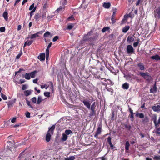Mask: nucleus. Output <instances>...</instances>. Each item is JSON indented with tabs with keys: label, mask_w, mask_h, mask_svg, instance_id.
Instances as JSON below:
<instances>
[{
	"label": "nucleus",
	"mask_w": 160,
	"mask_h": 160,
	"mask_svg": "<svg viewBox=\"0 0 160 160\" xmlns=\"http://www.w3.org/2000/svg\"><path fill=\"white\" fill-rule=\"evenodd\" d=\"M139 74L148 82H150L152 80V78L148 74V72L144 73L141 72H140Z\"/></svg>",
	"instance_id": "f257e3e1"
},
{
	"label": "nucleus",
	"mask_w": 160,
	"mask_h": 160,
	"mask_svg": "<svg viewBox=\"0 0 160 160\" xmlns=\"http://www.w3.org/2000/svg\"><path fill=\"white\" fill-rule=\"evenodd\" d=\"M9 145L7 146V150H10L11 152H14L15 150V147L14 145L11 142H8Z\"/></svg>",
	"instance_id": "f03ea898"
},
{
	"label": "nucleus",
	"mask_w": 160,
	"mask_h": 160,
	"mask_svg": "<svg viewBox=\"0 0 160 160\" xmlns=\"http://www.w3.org/2000/svg\"><path fill=\"white\" fill-rule=\"evenodd\" d=\"M127 52L128 54H132L134 53V50L131 45H128L127 46Z\"/></svg>",
	"instance_id": "7ed1b4c3"
},
{
	"label": "nucleus",
	"mask_w": 160,
	"mask_h": 160,
	"mask_svg": "<svg viewBox=\"0 0 160 160\" xmlns=\"http://www.w3.org/2000/svg\"><path fill=\"white\" fill-rule=\"evenodd\" d=\"M92 33V31H91L90 32H89L87 35H85L83 38V40L84 41L91 40V39L89 38L88 37L90 36Z\"/></svg>",
	"instance_id": "20e7f679"
},
{
	"label": "nucleus",
	"mask_w": 160,
	"mask_h": 160,
	"mask_svg": "<svg viewBox=\"0 0 160 160\" xmlns=\"http://www.w3.org/2000/svg\"><path fill=\"white\" fill-rule=\"evenodd\" d=\"M102 130V125H99L98 127L97 130V131L94 135V137L97 138L98 134H100Z\"/></svg>",
	"instance_id": "39448f33"
},
{
	"label": "nucleus",
	"mask_w": 160,
	"mask_h": 160,
	"mask_svg": "<svg viewBox=\"0 0 160 160\" xmlns=\"http://www.w3.org/2000/svg\"><path fill=\"white\" fill-rule=\"evenodd\" d=\"M152 109L154 112H160V106L159 105H154L152 107Z\"/></svg>",
	"instance_id": "423d86ee"
},
{
	"label": "nucleus",
	"mask_w": 160,
	"mask_h": 160,
	"mask_svg": "<svg viewBox=\"0 0 160 160\" xmlns=\"http://www.w3.org/2000/svg\"><path fill=\"white\" fill-rule=\"evenodd\" d=\"M84 103V105L88 109L90 108V103L88 101L84 100L82 101Z\"/></svg>",
	"instance_id": "0eeeda50"
},
{
	"label": "nucleus",
	"mask_w": 160,
	"mask_h": 160,
	"mask_svg": "<svg viewBox=\"0 0 160 160\" xmlns=\"http://www.w3.org/2000/svg\"><path fill=\"white\" fill-rule=\"evenodd\" d=\"M155 16L157 18H160V6L156 10V12L155 14Z\"/></svg>",
	"instance_id": "6e6552de"
},
{
	"label": "nucleus",
	"mask_w": 160,
	"mask_h": 160,
	"mask_svg": "<svg viewBox=\"0 0 160 160\" xmlns=\"http://www.w3.org/2000/svg\"><path fill=\"white\" fill-rule=\"evenodd\" d=\"M45 53H41L40 55L38 57V58L40 61L45 60Z\"/></svg>",
	"instance_id": "1a4fd4ad"
},
{
	"label": "nucleus",
	"mask_w": 160,
	"mask_h": 160,
	"mask_svg": "<svg viewBox=\"0 0 160 160\" xmlns=\"http://www.w3.org/2000/svg\"><path fill=\"white\" fill-rule=\"evenodd\" d=\"M157 90V88L156 83L154 85L153 87L150 90V92L152 93H154L156 92Z\"/></svg>",
	"instance_id": "9d476101"
},
{
	"label": "nucleus",
	"mask_w": 160,
	"mask_h": 160,
	"mask_svg": "<svg viewBox=\"0 0 160 160\" xmlns=\"http://www.w3.org/2000/svg\"><path fill=\"white\" fill-rule=\"evenodd\" d=\"M51 135L52 134L51 133L47 132V133L46 136V140L47 142H48L50 141Z\"/></svg>",
	"instance_id": "9b49d317"
},
{
	"label": "nucleus",
	"mask_w": 160,
	"mask_h": 160,
	"mask_svg": "<svg viewBox=\"0 0 160 160\" xmlns=\"http://www.w3.org/2000/svg\"><path fill=\"white\" fill-rule=\"evenodd\" d=\"M151 58L153 60H155L156 61L160 60V57L158 55H156L151 57Z\"/></svg>",
	"instance_id": "f8f14e48"
},
{
	"label": "nucleus",
	"mask_w": 160,
	"mask_h": 160,
	"mask_svg": "<svg viewBox=\"0 0 160 160\" xmlns=\"http://www.w3.org/2000/svg\"><path fill=\"white\" fill-rule=\"evenodd\" d=\"M55 125H53L51 128H49V129L48 132H49V133H50L52 134L53 132V130L55 129Z\"/></svg>",
	"instance_id": "ddd939ff"
},
{
	"label": "nucleus",
	"mask_w": 160,
	"mask_h": 160,
	"mask_svg": "<svg viewBox=\"0 0 160 160\" xmlns=\"http://www.w3.org/2000/svg\"><path fill=\"white\" fill-rule=\"evenodd\" d=\"M138 66L140 70H143L145 69L143 64L142 63H139L138 64Z\"/></svg>",
	"instance_id": "4468645a"
},
{
	"label": "nucleus",
	"mask_w": 160,
	"mask_h": 160,
	"mask_svg": "<svg viewBox=\"0 0 160 160\" xmlns=\"http://www.w3.org/2000/svg\"><path fill=\"white\" fill-rule=\"evenodd\" d=\"M111 137H108L107 139V142L110 145V147L111 148H113V145L111 142Z\"/></svg>",
	"instance_id": "2eb2a0df"
},
{
	"label": "nucleus",
	"mask_w": 160,
	"mask_h": 160,
	"mask_svg": "<svg viewBox=\"0 0 160 160\" xmlns=\"http://www.w3.org/2000/svg\"><path fill=\"white\" fill-rule=\"evenodd\" d=\"M68 138V136L65 133L62 134V138H61V140L63 141H66Z\"/></svg>",
	"instance_id": "dca6fc26"
},
{
	"label": "nucleus",
	"mask_w": 160,
	"mask_h": 160,
	"mask_svg": "<svg viewBox=\"0 0 160 160\" xmlns=\"http://www.w3.org/2000/svg\"><path fill=\"white\" fill-rule=\"evenodd\" d=\"M37 72L38 71H37L35 70L29 73L30 74V77L32 78H33L35 77V74L37 73Z\"/></svg>",
	"instance_id": "f3484780"
},
{
	"label": "nucleus",
	"mask_w": 160,
	"mask_h": 160,
	"mask_svg": "<svg viewBox=\"0 0 160 160\" xmlns=\"http://www.w3.org/2000/svg\"><path fill=\"white\" fill-rule=\"evenodd\" d=\"M47 11H43L42 13V15H41V19L42 20V21L43 20L46 18V12Z\"/></svg>",
	"instance_id": "a211bd4d"
},
{
	"label": "nucleus",
	"mask_w": 160,
	"mask_h": 160,
	"mask_svg": "<svg viewBox=\"0 0 160 160\" xmlns=\"http://www.w3.org/2000/svg\"><path fill=\"white\" fill-rule=\"evenodd\" d=\"M96 106V103L95 102H94L90 107V108L91 111L94 110L95 109V107Z\"/></svg>",
	"instance_id": "6ab92c4d"
},
{
	"label": "nucleus",
	"mask_w": 160,
	"mask_h": 160,
	"mask_svg": "<svg viewBox=\"0 0 160 160\" xmlns=\"http://www.w3.org/2000/svg\"><path fill=\"white\" fill-rule=\"evenodd\" d=\"M129 28L130 27L129 26H126L123 28L122 32L125 33H126Z\"/></svg>",
	"instance_id": "aec40b11"
},
{
	"label": "nucleus",
	"mask_w": 160,
	"mask_h": 160,
	"mask_svg": "<svg viewBox=\"0 0 160 160\" xmlns=\"http://www.w3.org/2000/svg\"><path fill=\"white\" fill-rule=\"evenodd\" d=\"M32 91V90H27L25 91L24 93L26 96H28L31 94Z\"/></svg>",
	"instance_id": "412c9836"
},
{
	"label": "nucleus",
	"mask_w": 160,
	"mask_h": 160,
	"mask_svg": "<svg viewBox=\"0 0 160 160\" xmlns=\"http://www.w3.org/2000/svg\"><path fill=\"white\" fill-rule=\"evenodd\" d=\"M34 18L36 21H38L39 18L41 19V16L38 13H37L34 16Z\"/></svg>",
	"instance_id": "4be33fe9"
},
{
	"label": "nucleus",
	"mask_w": 160,
	"mask_h": 160,
	"mask_svg": "<svg viewBox=\"0 0 160 160\" xmlns=\"http://www.w3.org/2000/svg\"><path fill=\"white\" fill-rule=\"evenodd\" d=\"M129 87V84L127 83H125L122 85V88L124 89H128Z\"/></svg>",
	"instance_id": "5701e85b"
},
{
	"label": "nucleus",
	"mask_w": 160,
	"mask_h": 160,
	"mask_svg": "<svg viewBox=\"0 0 160 160\" xmlns=\"http://www.w3.org/2000/svg\"><path fill=\"white\" fill-rule=\"evenodd\" d=\"M43 101L42 98V97L41 96H39L38 98V100L37 102V103L38 104H39L40 103Z\"/></svg>",
	"instance_id": "b1692460"
},
{
	"label": "nucleus",
	"mask_w": 160,
	"mask_h": 160,
	"mask_svg": "<svg viewBox=\"0 0 160 160\" xmlns=\"http://www.w3.org/2000/svg\"><path fill=\"white\" fill-rule=\"evenodd\" d=\"M39 37V35H38L37 33L32 34L30 37H29V36L27 38H30L31 39H32L34 38H36V37Z\"/></svg>",
	"instance_id": "393cba45"
},
{
	"label": "nucleus",
	"mask_w": 160,
	"mask_h": 160,
	"mask_svg": "<svg viewBox=\"0 0 160 160\" xmlns=\"http://www.w3.org/2000/svg\"><path fill=\"white\" fill-rule=\"evenodd\" d=\"M134 40V38L131 36H129L127 38V41L129 42H131L133 41Z\"/></svg>",
	"instance_id": "a878e982"
},
{
	"label": "nucleus",
	"mask_w": 160,
	"mask_h": 160,
	"mask_svg": "<svg viewBox=\"0 0 160 160\" xmlns=\"http://www.w3.org/2000/svg\"><path fill=\"white\" fill-rule=\"evenodd\" d=\"M111 6V4L110 3L108 2V3H104L103 4V6L106 8H109Z\"/></svg>",
	"instance_id": "bb28decb"
},
{
	"label": "nucleus",
	"mask_w": 160,
	"mask_h": 160,
	"mask_svg": "<svg viewBox=\"0 0 160 160\" xmlns=\"http://www.w3.org/2000/svg\"><path fill=\"white\" fill-rule=\"evenodd\" d=\"M26 103H27V104L28 105L29 107H30L31 108L33 109V107L32 106V104H31V102H30V101H29V100H28L27 98H26Z\"/></svg>",
	"instance_id": "cd10ccee"
},
{
	"label": "nucleus",
	"mask_w": 160,
	"mask_h": 160,
	"mask_svg": "<svg viewBox=\"0 0 160 160\" xmlns=\"http://www.w3.org/2000/svg\"><path fill=\"white\" fill-rule=\"evenodd\" d=\"M65 133L67 135L71 134H72L73 132L70 129H67L65 131Z\"/></svg>",
	"instance_id": "c85d7f7f"
},
{
	"label": "nucleus",
	"mask_w": 160,
	"mask_h": 160,
	"mask_svg": "<svg viewBox=\"0 0 160 160\" xmlns=\"http://www.w3.org/2000/svg\"><path fill=\"white\" fill-rule=\"evenodd\" d=\"M131 13H129V14L127 15H125L124 16V18L123 19L122 21L124 20H127L128 19V18H131Z\"/></svg>",
	"instance_id": "c756f323"
},
{
	"label": "nucleus",
	"mask_w": 160,
	"mask_h": 160,
	"mask_svg": "<svg viewBox=\"0 0 160 160\" xmlns=\"http://www.w3.org/2000/svg\"><path fill=\"white\" fill-rule=\"evenodd\" d=\"M136 117L138 116L140 118H144V115L142 113H138L136 114Z\"/></svg>",
	"instance_id": "7c9ffc66"
},
{
	"label": "nucleus",
	"mask_w": 160,
	"mask_h": 160,
	"mask_svg": "<svg viewBox=\"0 0 160 160\" xmlns=\"http://www.w3.org/2000/svg\"><path fill=\"white\" fill-rule=\"evenodd\" d=\"M149 121L148 118V117L146 116L144 118V119L142 120V122L144 124L146 123L147 122Z\"/></svg>",
	"instance_id": "2f4dec72"
},
{
	"label": "nucleus",
	"mask_w": 160,
	"mask_h": 160,
	"mask_svg": "<svg viewBox=\"0 0 160 160\" xmlns=\"http://www.w3.org/2000/svg\"><path fill=\"white\" fill-rule=\"evenodd\" d=\"M75 157L74 156L69 157V158H65L64 160H74L75 159Z\"/></svg>",
	"instance_id": "473e14b6"
},
{
	"label": "nucleus",
	"mask_w": 160,
	"mask_h": 160,
	"mask_svg": "<svg viewBox=\"0 0 160 160\" xmlns=\"http://www.w3.org/2000/svg\"><path fill=\"white\" fill-rule=\"evenodd\" d=\"M130 145L128 141H127L125 143V148L126 150H128L129 149V147Z\"/></svg>",
	"instance_id": "72a5a7b5"
},
{
	"label": "nucleus",
	"mask_w": 160,
	"mask_h": 160,
	"mask_svg": "<svg viewBox=\"0 0 160 160\" xmlns=\"http://www.w3.org/2000/svg\"><path fill=\"white\" fill-rule=\"evenodd\" d=\"M115 14H112V18L111 19L112 21V24L116 22V20L114 18L115 17Z\"/></svg>",
	"instance_id": "f704fd0d"
},
{
	"label": "nucleus",
	"mask_w": 160,
	"mask_h": 160,
	"mask_svg": "<svg viewBox=\"0 0 160 160\" xmlns=\"http://www.w3.org/2000/svg\"><path fill=\"white\" fill-rule=\"evenodd\" d=\"M8 13L7 12H4L3 14V16L6 20L8 19Z\"/></svg>",
	"instance_id": "c9c22d12"
},
{
	"label": "nucleus",
	"mask_w": 160,
	"mask_h": 160,
	"mask_svg": "<svg viewBox=\"0 0 160 160\" xmlns=\"http://www.w3.org/2000/svg\"><path fill=\"white\" fill-rule=\"evenodd\" d=\"M24 76L25 79H26L29 80L30 79V75L29 73H26Z\"/></svg>",
	"instance_id": "e433bc0d"
},
{
	"label": "nucleus",
	"mask_w": 160,
	"mask_h": 160,
	"mask_svg": "<svg viewBox=\"0 0 160 160\" xmlns=\"http://www.w3.org/2000/svg\"><path fill=\"white\" fill-rule=\"evenodd\" d=\"M74 26V24H73L71 23L69 25L67 29L68 30H71L72 29V28H73Z\"/></svg>",
	"instance_id": "4c0bfd02"
},
{
	"label": "nucleus",
	"mask_w": 160,
	"mask_h": 160,
	"mask_svg": "<svg viewBox=\"0 0 160 160\" xmlns=\"http://www.w3.org/2000/svg\"><path fill=\"white\" fill-rule=\"evenodd\" d=\"M64 6H62L58 8L57 9L56 11L55 12L58 13V12L60 11H61L62 9H64Z\"/></svg>",
	"instance_id": "58836bf2"
},
{
	"label": "nucleus",
	"mask_w": 160,
	"mask_h": 160,
	"mask_svg": "<svg viewBox=\"0 0 160 160\" xmlns=\"http://www.w3.org/2000/svg\"><path fill=\"white\" fill-rule=\"evenodd\" d=\"M50 35V33L48 31H47L44 34L43 37L45 38L48 37Z\"/></svg>",
	"instance_id": "ea45409f"
},
{
	"label": "nucleus",
	"mask_w": 160,
	"mask_h": 160,
	"mask_svg": "<svg viewBox=\"0 0 160 160\" xmlns=\"http://www.w3.org/2000/svg\"><path fill=\"white\" fill-rule=\"evenodd\" d=\"M36 8H37L36 7V6L35 7L34 9L31 11V12H30V15L31 17L33 15V13L35 11V10L36 9Z\"/></svg>",
	"instance_id": "a19ab883"
},
{
	"label": "nucleus",
	"mask_w": 160,
	"mask_h": 160,
	"mask_svg": "<svg viewBox=\"0 0 160 160\" xmlns=\"http://www.w3.org/2000/svg\"><path fill=\"white\" fill-rule=\"evenodd\" d=\"M137 42H134L133 44V46L134 47H137L140 41L138 39V40H137Z\"/></svg>",
	"instance_id": "79ce46f5"
},
{
	"label": "nucleus",
	"mask_w": 160,
	"mask_h": 160,
	"mask_svg": "<svg viewBox=\"0 0 160 160\" xmlns=\"http://www.w3.org/2000/svg\"><path fill=\"white\" fill-rule=\"evenodd\" d=\"M50 93L49 92H44V95L47 97H50Z\"/></svg>",
	"instance_id": "37998d69"
},
{
	"label": "nucleus",
	"mask_w": 160,
	"mask_h": 160,
	"mask_svg": "<svg viewBox=\"0 0 160 160\" xmlns=\"http://www.w3.org/2000/svg\"><path fill=\"white\" fill-rule=\"evenodd\" d=\"M109 29V28L108 27H105L102 30V32H104L106 31H108Z\"/></svg>",
	"instance_id": "c03bdc74"
},
{
	"label": "nucleus",
	"mask_w": 160,
	"mask_h": 160,
	"mask_svg": "<svg viewBox=\"0 0 160 160\" xmlns=\"http://www.w3.org/2000/svg\"><path fill=\"white\" fill-rule=\"evenodd\" d=\"M95 111L94 110L91 111V112H90L89 115V117H91L92 116H93V115L95 114Z\"/></svg>",
	"instance_id": "a18cd8bd"
},
{
	"label": "nucleus",
	"mask_w": 160,
	"mask_h": 160,
	"mask_svg": "<svg viewBox=\"0 0 160 160\" xmlns=\"http://www.w3.org/2000/svg\"><path fill=\"white\" fill-rule=\"evenodd\" d=\"M153 159L154 160H160V156H154Z\"/></svg>",
	"instance_id": "49530a36"
},
{
	"label": "nucleus",
	"mask_w": 160,
	"mask_h": 160,
	"mask_svg": "<svg viewBox=\"0 0 160 160\" xmlns=\"http://www.w3.org/2000/svg\"><path fill=\"white\" fill-rule=\"evenodd\" d=\"M31 101L33 103H35L37 102V98L36 97H34L31 99Z\"/></svg>",
	"instance_id": "de8ad7c7"
},
{
	"label": "nucleus",
	"mask_w": 160,
	"mask_h": 160,
	"mask_svg": "<svg viewBox=\"0 0 160 160\" xmlns=\"http://www.w3.org/2000/svg\"><path fill=\"white\" fill-rule=\"evenodd\" d=\"M52 44V43L50 42V43L48 46H47L46 49V51L47 52H49V48L51 47Z\"/></svg>",
	"instance_id": "09e8293b"
},
{
	"label": "nucleus",
	"mask_w": 160,
	"mask_h": 160,
	"mask_svg": "<svg viewBox=\"0 0 160 160\" xmlns=\"http://www.w3.org/2000/svg\"><path fill=\"white\" fill-rule=\"evenodd\" d=\"M5 28L4 27H2L0 28V31L1 32H4L5 31Z\"/></svg>",
	"instance_id": "8fccbe9b"
},
{
	"label": "nucleus",
	"mask_w": 160,
	"mask_h": 160,
	"mask_svg": "<svg viewBox=\"0 0 160 160\" xmlns=\"http://www.w3.org/2000/svg\"><path fill=\"white\" fill-rule=\"evenodd\" d=\"M22 52L21 51L16 56V58L17 59H18L20 58V56L22 55Z\"/></svg>",
	"instance_id": "3c124183"
},
{
	"label": "nucleus",
	"mask_w": 160,
	"mask_h": 160,
	"mask_svg": "<svg viewBox=\"0 0 160 160\" xmlns=\"http://www.w3.org/2000/svg\"><path fill=\"white\" fill-rule=\"evenodd\" d=\"M34 4L33 3L30 6L29 8V10H32L34 9Z\"/></svg>",
	"instance_id": "603ef678"
},
{
	"label": "nucleus",
	"mask_w": 160,
	"mask_h": 160,
	"mask_svg": "<svg viewBox=\"0 0 160 160\" xmlns=\"http://www.w3.org/2000/svg\"><path fill=\"white\" fill-rule=\"evenodd\" d=\"M160 124V117H159L158 122H156V124H155V126L157 127Z\"/></svg>",
	"instance_id": "864d4df0"
},
{
	"label": "nucleus",
	"mask_w": 160,
	"mask_h": 160,
	"mask_svg": "<svg viewBox=\"0 0 160 160\" xmlns=\"http://www.w3.org/2000/svg\"><path fill=\"white\" fill-rule=\"evenodd\" d=\"M153 122L155 124H156V122L157 121V117L156 115H155L153 118Z\"/></svg>",
	"instance_id": "5fc2aeb1"
},
{
	"label": "nucleus",
	"mask_w": 160,
	"mask_h": 160,
	"mask_svg": "<svg viewBox=\"0 0 160 160\" xmlns=\"http://www.w3.org/2000/svg\"><path fill=\"white\" fill-rule=\"evenodd\" d=\"M125 127L126 128H127L129 130H130L131 128V127L130 125H128L127 124H125Z\"/></svg>",
	"instance_id": "6e6d98bb"
},
{
	"label": "nucleus",
	"mask_w": 160,
	"mask_h": 160,
	"mask_svg": "<svg viewBox=\"0 0 160 160\" xmlns=\"http://www.w3.org/2000/svg\"><path fill=\"white\" fill-rule=\"evenodd\" d=\"M25 116L27 118H30V113L28 112H27L25 113Z\"/></svg>",
	"instance_id": "4d7b16f0"
},
{
	"label": "nucleus",
	"mask_w": 160,
	"mask_h": 160,
	"mask_svg": "<svg viewBox=\"0 0 160 160\" xmlns=\"http://www.w3.org/2000/svg\"><path fill=\"white\" fill-rule=\"evenodd\" d=\"M1 95L3 99L6 100L7 99V97L5 95L3 94L2 93H1Z\"/></svg>",
	"instance_id": "13d9d810"
},
{
	"label": "nucleus",
	"mask_w": 160,
	"mask_h": 160,
	"mask_svg": "<svg viewBox=\"0 0 160 160\" xmlns=\"http://www.w3.org/2000/svg\"><path fill=\"white\" fill-rule=\"evenodd\" d=\"M49 52L46 51V58L47 60L48 59L49 57Z\"/></svg>",
	"instance_id": "bf43d9fd"
},
{
	"label": "nucleus",
	"mask_w": 160,
	"mask_h": 160,
	"mask_svg": "<svg viewBox=\"0 0 160 160\" xmlns=\"http://www.w3.org/2000/svg\"><path fill=\"white\" fill-rule=\"evenodd\" d=\"M58 38V37L57 36H55L52 39L53 42H55L57 40Z\"/></svg>",
	"instance_id": "052dcab7"
},
{
	"label": "nucleus",
	"mask_w": 160,
	"mask_h": 160,
	"mask_svg": "<svg viewBox=\"0 0 160 160\" xmlns=\"http://www.w3.org/2000/svg\"><path fill=\"white\" fill-rule=\"evenodd\" d=\"M112 11H113V14H115V13L117 12V9L116 8H113L112 9Z\"/></svg>",
	"instance_id": "680f3d73"
},
{
	"label": "nucleus",
	"mask_w": 160,
	"mask_h": 160,
	"mask_svg": "<svg viewBox=\"0 0 160 160\" xmlns=\"http://www.w3.org/2000/svg\"><path fill=\"white\" fill-rule=\"evenodd\" d=\"M114 116H115L114 112V111H113L112 112V117H111V119L112 120L114 119Z\"/></svg>",
	"instance_id": "e2e57ef3"
},
{
	"label": "nucleus",
	"mask_w": 160,
	"mask_h": 160,
	"mask_svg": "<svg viewBox=\"0 0 160 160\" xmlns=\"http://www.w3.org/2000/svg\"><path fill=\"white\" fill-rule=\"evenodd\" d=\"M156 133L158 134H160V128H157Z\"/></svg>",
	"instance_id": "0e129e2a"
},
{
	"label": "nucleus",
	"mask_w": 160,
	"mask_h": 160,
	"mask_svg": "<svg viewBox=\"0 0 160 160\" xmlns=\"http://www.w3.org/2000/svg\"><path fill=\"white\" fill-rule=\"evenodd\" d=\"M27 88V86L25 85H22V89L23 90H25Z\"/></svg>",
	"instance_id": "69168bd1"
},
{
	"label": "nucleus",
	"mask_w": 160,
	"mask_h": 160,
	"mask_svg": "<svg viewBox=\"0 0 160 160\" xmlns=\"http://www.w3.org/2000/svg\"><path fill=\"white\" fill-rule=\"evenodd\" d=\"M23 70L22 68H20L19 71L15 72V74L16 75L17 73H20Z\"/></svg>",
	"instance_id": "338daca9"
},
{
	"label": "nucleus",
	"mask_w": 160,
	"mask_h": 160,
	"mask_svg": "<svg viewBox=\"0 0 160 160\" xmlns=\"http://www.w3.org/2000/svg\"><path fill=\"white\" fill-rule=\"evenodd\" d=\"M33 42V41H32V40L30 41L28 43L27 45L28 46H29Z\"/></svg>",
	"instance_id": "774afa93"
}]
</instances>
